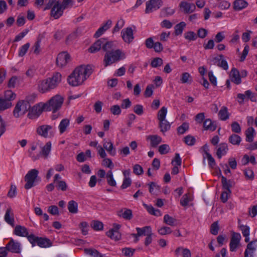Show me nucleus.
<instances>
[{
    "label": "nucleus",
    "mask_w": 257,
    "mask_h": 257,
    "mask_svg": "<svg viewBox=\"0 0 257 257\" xmlns=\"http://www.w3.org/2000/svg\"><path fill=\"white\" fill-rule=\"evenodd\" d=\"M116 47V44L112 41H110L102 47V50L106 52L103 59L105 67L109 66L125 58L124 53L120 49L114 50Z\"/></svg>",
    "instance_id": "nucleus-1"
},
{
    "label": "nucleus",
    "mask_w": 257,
    "mask_h": 257,
    "mask_svg": "<svg viewBox=\"0 0 257 257\" xmlns=\"http://www.w3.org/2000/svg\"><path fill=\"white\" fill-rule=\"evenodd\" d=\"M92 73V69L89 65H81L76 68L68 76V83L72 86H76L82 84Z\"/></svg>",
    "instance_id": "nucleus-2"
},
{
    "label": "nucleus",
    "mask_w": 257,
    "mask_h": 257,
    "mask_svg": "<svg viewBox=\"0 0 257 257\" xmlns=\"http://www.w3.org/2000/svg\"><path fill=\"white\" fill-rule=\"evenodd\" d=\"M62 80V75L60 73L56 72L51 77L40 81L38 84V91L44 93L51 91L57 87Z\"/></svg>",
    "instance_id": "nucleus-3"
},
{
    "label": "nucleus",
    "mask_w": 257,
    "mask_h": 257,
    "mask_svg": "<svg viewBox=\"0 0 257 257\" xmlns=\"http://www.w3.org/2000/svg\"><path fill=\"white\" fill-rule=\"evenodd\" d=\"M63 101L64 98L60 95L57 94L46 103H43V108L44 111H52L55 113L61 108Z\"/></svg>",
    "instance_id": "nucleus-4"
},
{
    "label": "nucleus",
    "mask_w": 257,
    "mask_h": 257,
    "mask_svg": "<svg viewBox=\"0 0 257 257\" xmlns=\"http://www.w3.org/2000/svg\"><path fill=\"white\" fill-rule=\"evenodd\" d=\"M7 251L20 253L21 251V243L11 239L5 247H1V257H6Z\"/></svg>",
    "instance_id": "nucleus-5"
},
{
    "label": "nucleus",
    "mask_w": 257,
    "mask_h": 257,
    "mask_svg": "<svg viewBox=\"0 0 257 257\" xmlns=\"http://www.w3.org/2000/svg\"><path fill=\"white\" fill-rule=\"evenodd\" d=\"M28 239L32 244L33 246L37 244L41 247H48L51 245V240L48 238L36 236L31 234L28 236Z\"/></svg>",
    "instance_id": "nucleus-6"
},
{
    "label": "nucleus",
    "mask_w": 257,
    "mask_h": 257,
    "mask_svg": "<svg viewBox=\"0 0 257 257\" xmlns=\"http://www.w3.org/2000/svg\"><path fill=\"white\" fill-rule=\"evenodd\" d=\"M30 109V104L28 101L21 100L17 102L13 113L15 117L24 115Z\"/></svg>",
    "instance_id": "nucleus-7"
},
{
    "label": "nucleus",
    "mask_w": 257,
    "mask_h": 257,
    "mask_svg": "<svg viewBox=\"0 0 257 257\" xmlns=\"http://www.w3.org/2000/svg\"><path fill=\"white\" fill-rule=\"evenodd\" d=\"M38 170L33 169L30 170L25 177V181L26 182L25 185L26 189H29L35 186V182L38 176Z\"/></svg>",
    "instance_id": "nucleus-8"
},
{
    "label": "nucleus",
    "mask_w": 257,
    "mask_h": 257,
    "mask_svg": "<svg viewBox=\"0 0 257 257\" xmlns=\"http://www.w3.org/2000/svg\"><path fill=\"white\" fill-rule=\"evenodd\" d=\"M51 150V143L47 142L43 147L41 148V151L39 154L36 156L33 155L32 152H30V156L33 161H36L40 159V157H43L45 159H47L49 155Z\"/></svg>",
    "instance_id": "nucleus-9"
},
{
    "label": "nucleus",
    "mask_w": 257,
    "mask_h": 257,
    "mask_svg": "<svg viewBox=\"0 0 257 257\" xmlns=\"http://www.w3.org/2000/svg\"><path fill=\"white\" fill-rule=\"evenodd\" d=\"M163 5L162 0H149L146 3L145 13L149 14L159 9Z\"/></svg>",
    "instance_id": "nucleus-10"
},
{
    "label": "nucleus",
    "mask_w": 257,
    "mask_h": 257,
    "mask_svg": "<svg viewBox=\"0 0 257 257\" xmlns=\"http://www.w3.org/2000/svg\"><path fill=\"white\" fill-rule=\"evenodd\" d=\"M37 133L45 138L51 137L54 134L52 126L49 125H42L39 126L37 129Z\"/></svg>",
    "instance_id": "nucleus-11"
},
{
    "label": "nucleus",
    "mask_w": 257,
    "mask_h": 257,
    "mask_svg": "<svg viewBox=\"0 0 257 257\" xmlns=\"http://www.w3.org/2000/svg\"><path fill=\"white\" fill-rule=\"evenodd\" d=\"M70 61V56L66 52L60 53L56 59V64L59 67L65 66Z\"/></svg>",
    "instance_id": "nucleus-12"
},
{
    "label": "nucleus",
    "mask_w": 257,
    "mask_h": 257,
    "mask_svg": "<svg viewBox=\"0 0 257 257\" xmlns=\"http://www.w3.org/2000/svg\"><path fill=\"white\" fill-rule=\"evenodd\" d=\"M121 225L118 224L114 223L113 225V228L106 232V235L112 239L118 240L121 238V234L119 232V229Z\"/></svg>",
    "instance_id": "nucleus-13"
},
{
    "label": "nucleus",
    "mask_w": 257,
    "mask_h": 257,
    "mask_svg": "<svg viewBox=\"0 0 257 257\" xmlns=\"http://www.w3.org/2000/svg\"><path fill=\"white\" fill-rule=\"evenodd\" d=\"M29 112L28 114V117L30 119H35L37 118L44 110L43 108V103L33 106L29 110Z\"/></svg>",
    "instance_id": "nucleus-14"
},
{
    "label": "nucleus",
    "mask_w": 257,
    "mask_h": 257,
    "mask_svg": "<svg viewBox=\"0 0 257 257\" xmlns=\"http://www.w3.org/2000/svg\"><path fill=\"white\" fill-rule=\"evenodd\" d=\"M121 33L122 39L125 43L130 44L134 39L133 31L131 27L122 30Z\"/></svg>",
    "instance_id": "nucleus-15"
},
{
    "label": "nucleus",
    "mask_w": 257,
    "mask_h": 257,
    "mask_svg": "<svg viewBox=\"0 0 257 257\" xmlns=\"http://www.w3.org/2000/svg\"><path fill=\"white\" fill-rule=\"evenodd\" d=\"M64 9H63V7L61 5L59 2H57L52 8L51 15L55 19H58L62 15L63 13V10Z\"/></svg>",
    "instance_id": "nucleus-16"
},
{
    "label": "nucleus",
    "mask_w": 257,
    "mask_h": 257,
    "mask_svg": "<svg viewBox=\"0 0 257 257\" xmlns=\"http://www.w3.org/2000/svg\"><path fill=\"white\" fill-rule=\"evenodd\" d=\"M110 41H106L105 38H101L95 42L89 49L88 51L91 53H94L99 51L106 43Z\"/></svg>",
    "instance_id": "nucleus-17"
},
{
    "label": "nucleus",
    "mask_w": 257,
    "mask_h": 257,
    "mask_svg": "<svg viewBox=\"0 0 257 257\" xmlns=\"http://www.w3.org/2000/svg\"><path fill=\"white\" fill-rule=\"evenodd\" d=\"M241 239V235L238 233H233L232 235L229 246L230 250L234 251L236 250Z\"/></svg>",
    "instance_id": "nucleus-18"
},
{
    "label": "nucleus",
    "mask_w": 257,
    "mask_h": 257,
    "mask_svg": "<svg viewBox=\"0 0 257 257\" xmlns=\"http://www.w3.org/2000/svg\"><path fill=\"white\" fill-rule=\"evenodd\" d=\"M256 246L257 240H252L248 243L244 251V257H253Z\"/></svg>",
    "instance_id": "nucleus-19"
},
{
    "label": "nucleus",
    "mask_w": 257,
    "mask_h": 257,
    "mask_svg": "<svg viewBox=\"0 0 257 257\" xmlns=\"http://www.w3.org/2000/svg\"><path fill=\"white\" fill-rule=\"evenodd\" d=\"M179 7L183 9V12L186 14H190L193 12L196 9V6L194 4L188 3L186 2H181Z\"/></svg>",
    "instance_id": "nucleus-20"
},
{
    "label": "nucleus",
    "mask_w": 257,
    "mask_h": 257,
    "mask_svg": "<svg viewBox=\"0 0 257 257\" xmlns=\"http://www.w3.org/2000/svg\"><path fill=\"white\" fill-rule=\"evenodd\" d=\"M5 221L9 224L14 227L15 226L14 214L11 207H9L4 216Z\"/></svg>",
    "instance_id": "nucleus-21"
},
{
    "label": "nucleus",
    "mask_w": 257,
    "mask_h": 257,
    "mask_svg": "<svg viewBox=\"0 0 257 257\" xmlns=\"http://www.w3.org/2000/svg\"><path fill=\"white\" fill-rule=\"evenodd\" d=\"M117 215L125 220H131L133 218L132 210L126 208H123L117 212Z\"/></svg>",
    "instance_id": "nucleus-22"
},
{
    "label": "nucleus",
    "mask_w": 257,
    "mask_h": 257,
    "mask_svg": "<svg viewBox=\"0 0 257 257\" xmlns=\"http://www.w3.org/2000/svg\"><path fill=\"white\" fill-rule=\"evenodd\" d=\"M230 78L231 81L235 84L238 85L241 83L240 73L237 69L233 68L231 69L230 73Z\"/></svg>",
    "instance_id": "nucleus-23"
},
{
    "label": "nucleus",
    "mask_w": 257,
    "mask_h": 257,
    "mask_svg": "<svg viewBox=\"0 0 257 257\" xmlns=\"http://www.w3.org/2000/svg\"><path fill=\"white\" fill-rule=\"evenodd\" d=\"M112 25V21L108 20L102 26L100 27L95 33L94 36L97 38L102 35L107 30H108Z\"/></svg>",
    "instance_id": "nucleus-24"
},
{
    "label": "nucleus",
    "mask_w": 257,
    "mask_h": 257,
    "mask_svg": "<svg viewBox=\"0 0 257 257\" xmlns=\"http://www.w3.org/2000/svg\"><path fill=\"white\" fill-rule=\"evenodd\" d=\"M137 231V233L132 234V235L135 237H137V236H141L142 235H147L149 233H151L152 231L151 227L149 226H146L142 228L137 227L136 228Z\"/></svg>",
    "instance_id": "nucleus-25"
},
{
    "label": "nucleus",
    "mask_w": 257,
    "mask_h": 257,
    "mask_svg": "<svg viewBox=\"0 0 257 257\" xmlns=\"http://www.w3.org/2000/svg\"><path fill=\"white\" fill-rule=\"evenodd\" d=\"M14 233L18 236H26L27 237L30 235L28 229L25 227L19 225L15 227Z\"/></svg>",
    "instance_id": "nucleus-26"
},
{
    "label": "nucleus",
    "mask_w": 257,
    "mask_h": 257,
    "mask_svg": "<svg viewBox=\"0 0 257 257\" xmlns=\"http://www.w3.org/2000/svg\"><path fill=\"white\" fill-rule=\"evenodd\" d=\"M228 150V146L226 143L220 144L216 152L217 157L220 159L222 156L225 155L227 153Z\"/></svg>",
    "instance_id": "nucleus-27"
},
{
    "label": "nucleus",
    "mask_w": 257,
    "mask_h": 257,
    "mask_svg": "<svg viewBox=\"0 0 257 257\" xmlns=\"http://www.w3.org/2000/svg\"><path fill=\"white\" fill-rule=\"evenodd\" d=\"M221 183L223 189L229 193H231L230 188L232 187L233 182L231 180H227L222 176H221Z\"/></svg>",
    "instance_id": "nucleus-28"
},
{
    "label": "nucleus",
    "mask_w": 257,
    "mask_h": 257,
    "mask_svg": "<svg viewBox=\"0 0 257 257\" xmlns=\"http://www.w3.org/2000/svg\"><path fill=\"white\" fill-rule=\"evenodd\" d=\"M248 6V3L245 0H235L233 2V9L235 11H240Z\"/></svg>",
    "instance_id": "nucleus-29"
},
{
    "label": "nucleus",
    "mask_w": 257,
    "mask_h": 257,
    "mask_svg": "<svg viewBox=\"0 0 257 257\" xmlns=\"http://www.w3.org/2000/svg\"><path fill=\"white\" fill-rule=\"evenodd\" d=\"M203 127L206 130L214 131L216 130L217 126L215 122L212 121L210 119H206L203 122Z\"/></svg>",
    "instance_id": "nucleus-30"
},
{
    "label": "nucleus",
    "mask_w": 257,
    "mask_h": 257,
    "mask_svg": "<svg viewBox=\"0 0 257 257\" xmlns=\"http://www.w3.org/2000/svg\"><path fill=\"white\" fill-rule=\"evenodd\" d=\"M181 252L183 257H191L190 250L188 248H185L182 247H178L176 249L175 251V255L178 256Z\"/></svg>",
    "instance_id": "nucleus-31"
},
{
    "label": "nucleus",
    "mask_w": 257,
    "mask_h": 257,
    "mask_svg": "<svg viewBox=\"0 0 257 257\" xmlns=\"http://www.w3.org/2000/svg\"><path fill=\"white\" fill-rule=\"evenodd\" d=\"M148 139L151 141V146L154 148L157 147L162 142V138L158 135L150 136L148 137Z\"/></svg>",
    "instance_id": "nucleus-32"
},
{
    "label": "nucleus",
    "mask_w": 257,
    "mask_h": 257,
    "mask_svg": "<svg viewBox=\"0 0 257 257\" xmlns=\"http://www.w3.org/2000/svg\"><path fill=\"white\" fill-rule=\"evenodd\" d=\"M170 123L166 119L159 121V127L161 132L164 133L167 132L170 129Z\"/></svg>",
    "instance_id": "nucleus-33"
},
{
    "label": "nucleus",
    "mask_w": 257,
    "mask_h": 257,
    "mask_svg": "<svg viewBox=\"0 0 257 257\" xmlns=\"http://www.w3.org/2000/svg\"><path fill=\"white\" fill-rule=\"evenodd\" d=\"M69 123L70 120L69 119L67 118L63 119L61 121L59 125V129L60 134H63L66 131L67 127L69 125Z\"/></svg>",
    "instance_id": "nucleus-34"
},
{
    "label": "nucleus",
    "mask_w": 257,
    "mask_h": 257,
    "mask_svg": "<svg viewBox=\"0 0 257 257\" xmlns=\"http://www.w3.org/2000/svg\"><path fill=\"white\" fill-rule=\"evenodd\" d=\"M68 209L71 213H77L78 212V204L74 201L71 200L68 204Z\"/></svg>",
    "instance_id": "nucleus-35"
},
{
    "label": "nucleus",
    "mask_w": 257,
    "mask_h": 257,
    "mask_svg": "<svg viewBox=\"0 0 257 257\" xmlns=\"http://www.w3.org/2000/svg\"><path fill=\"white\" fill-rule=\"evenodd\" d=\"M218 115L220 119L222 120H225L227 119L229 117L227 108L226 106L222 107L219 111Z\"/></svg>",
    "instance_id": "nucleus-36"
},
{
    "label": "nucleus",
    "mask_w": 257,
    "mask_h": 257,
    "mask_svg": "<svg viewBox=\"0 0 257 257\" xmlns=\"http://www.w3.org/2000/svg\"><path fill=\"white\" fill-rule=\"evenodd\" d=\"M103 147L111 155L114 156L115 155V149H114L113 144L111 142H104Z\"/></svg>",
    "instance_id": "nucleus-37"
},
{
    "label": "nucleus",
    "mask_w": 257,
    "mask_h": 257,
    "mask_svg": "<svg viewBox=\"0 0 257 257\" xmlns=\"http://www.w3.org/2000/svg\"><path fill=\"white\" fill-rule=\"evenodd\" d=\"M186 25V23L184 22H181L177 24L174 27L175 35L178 36L181 35Z\"/></svg>",
    "instance_id": "nucleus-38"
},
{
    "label": "nucleus",
    "mask_w": 257,
    "mask_h": 257,
    "mask_svg": "<svg viewBox=\"0 0 257 257\" xmlns=\"http://www.w3.org/2000/svg\"><path fill=\"white\" fill-rule=\"evenodd\" d=\"M203 158L204 159H207L208 161V165L210 167L213 168L216 166V163L214 159L207 151H205V155H203Z\"/></svg>",
    "instance_id": "nucleus-39"
},
{
    "label": "nucleus",
    "mask_w": 257,
    "mask_h": 257,
    "mask_svg": "<svg viewBox=\"0 0 257 257\" xmlns=\"http://www.w3.org/2000/svg\"><path fill=\"white\" fill-rule=\"evenodd\" d=\"M84 252L89 254L93 257H103V255L101 254L98 250L92 248H85Z\"/></svg>",
    "instance_id": "nucleus-40"
},
{
    "label": "nucleus",
    "mask_w": 257,
    "mask_h": 257,
    "mask_svg": "<svg viewBox=\"0 0 257 257\" xmlns=\"http://www.w3.org/2000/svg\"><path fill=\"white\" fill-rule=\"evenodd\" d=\"M254 130L253 127H248L245 132L246 141L248 142H252L253 140Z\"/></svg>",
    "instance_id": "nucleus-41"
},
{
    "label": "nucleus",
    "mask_w": 257,
    "mask_h": 257,
    "mask_svg": "<svg viewBox=\"0 0 257 257\" xmlns=\"http://www.w3.org/2000/svg\"><path fill=\"white\" fill-rule=\"evenodd\" d=\"M241 138L236 134L231 135L228 138L229 143L233 145H238L241 142Z\"/></svg>",
    "instance_id": "nucleus-42"
},
{
    "label": "nucleus",
    "mask_w": 257,
    "mask_h": 257,
    "mask_svg": "<svg viewBox=\"0 0 257 257\" xmlns=\"http://www.w3.org/2000/svg\"><path fill=\"white\" fill-rule=\"evenodd\" d=\"M175 10L170 7L165 8L161 10L160 15L162 17H166L172 15Z\"/></svg>",
    "instance_id": "nucleus-43"
},
{
    "label": "nucleus",
    "mask_w": 257,
    "mask_h": 257,
    "mask_svg": "<svg viewBox=\"0 0 257 257\" xmlns=\"http://www.w3.org/2000/svg\"><path fill=\"white\" fill-rule=\"evenodd\" d=\"M167 113V108L163 106L158 111L157 114V118L160 120H164L166 118Z\"/></svg>",
    "instance_id": "nucleus-44"
},
{
    "label": "nucleus",
    "mask_w": 257,
    "mask_h": 257,
    "mask_svg": "<svg viewBox=\"0 0 257 257\" xmlns=\"http://www.w3.org/2000/svg\"><path fill=\"white\" fill-rule=\"evenodd\" d=\"M80 30L77 29L74 32L68 35L66 39V43L69 44L70 42H72L76 39L78 36V34L80 33Z\"/></svg>",
    "instance_id": "nucleus-45"
},
{
    "label": "nucleus",
    "mask_w": 257,
    "mask_h": 257,
    "mask_svg": "<svg viewBox=\"0 0 257 257\" xmlns=\"http://www.w3.org/2000/svg\"><path fill=\"white\" fill-rule=\"evenodd\" d=\"M176 222V219L173 217L166 214L164 216V222L167 225L170 226H175Z\"/></svg>",
    "instance_id": "nucleus-46"
},
{
    "label": "nucleus",
    "mask_w": 257,
    "mask_h": 257,
    "mask_svg": "<svg viewBox=\"0 0 257 257\" xmlns=\"http://www.w3.org/2000/svg\"><path fill=\"white\" fill-rule=\"evenodd\" d=\"M135 251V249L131 247H124L121 249L123 255L126 257L133 256Z\"/></svg>",
    "instance_id": "nucleus-47"
},
{
    "label": "nucleus",
    "mask_w": 257,
    "mask_h": 257,
    "mask_svg": "<svg viewBox=\"0 0 257 257\" xmlns=\"http://www.w3.org/2000/svg\"><path fill=\"white\" fill-rule=\"evenodd\" d=\"M16 94L12 90H7L5 92L3 98L12 101L16 98Z\"/></svg>",
    "instance_id": "nucleus-48"
},
{
    "label": "nucleus",
    "mask_w": 257,
    "mask_h": 257,
    "mask_svg": "<svg viewBox=\"0 0 257 257\" xmlns=\"http://www.w3.org/2000/svg\"><path fill=\"white\" fill-rule=\"evenodd\" d=\"M91 226L95 230H101L103 227L102 222L98 220L92 221L91 223Z\"/></svg>",
    "instance_id": "nucleus-49"
},
{
    "label": "nucleus",
    "mask_w": 257,
    "mask_h": 257,
    "mask_svg": "<svg viewBox=\"0 0 257 257\" xmlns=\"http://www.w3.org/2000/svg\"><path fill=\"white\" fill-rule=\"evenodd\" d=\"M12 106V104L11 101L1 98V111L9 108Z\"/></svg>",
    "instance_id": "nucleus-50"
},
{
    "label": "nucleus",
    "mask_w": 257,
    "mask_h": 257,
    "mask_svg": "<svg viewBox=\"0 0 257 257\" xmlns=\"http://www.w3.org/2000/svg\"><path fill=\"white\" fill-rule=\"evenodd\" d=\"M189 129V124L187 122H184L181 125L179 126L177 128L178 134L182 135Z\"/></svg>",
    "instance_id": "nucleus-51"
},
{
    "label": "nucleus",
    "mask_w": 257,
    "mask_h": 257,
    "mask_svg": "<svg viewBox=\"0 0 257 257\" xmlns=\"http://www.w3.org/2000/svg\"><path fill=\"white\" fill-rule=\"evenodd\" d=\"M149 191L152 194H156V191L160 190L159 186L157 185L156 183L152 182L149 184Z\"/></svg>",
    "instance_id": "nucleus-52"
},
{
    "label": "nucleus",
    "mask_w": 257,
    "mask_h": 257,
    "mask_svg": "<svg viewBox=\"0 0 257 257\" xmlns=\"http://www.w3.org/2000/svg\"><path fill=\"white\" fill-rule=\"evenodd\" d=\"M219 231L218 221L214 222L210 226V232L213 235H217Z\"/></svg>",
    "instance_id": "nucleus-53"
},
{
    "label": "nucleus",
    "mask_w": 257,
    "mask_h": 257,
    "mask_svg": "<svg viewBox=\"0 0 257 257\" xmlns=\"http://www.w3.org/2000/svg\"><path fill=\"white\" fill-rule=\"evenodd\" d=\"M184 37L186 39L189 41H194L196 39V34L192 31H189L184 34Z\"/></svg>",
    "instance_id": "nucleus-54"
},
{
    "label": "nucleus",
    "mask_w": 257,
    "mask_h": 257,
    "mask_svg": "<svg viewBox=\"0 0 257 257\" xmlns=\"http://www.w3.org/2000/svg\"><path fill=\"white\" fill-rule=\"evenodd\" d=\"M189 194H186L183 196L182 197L181 200H180V204L182 206H186L189 201H191V199L189 197Z\"/></svg>",
    "instance_id": "nucleus-55"
},
{
    "label": "nucleus",
    "mask_w": 257,
    "mask_h": 257,
    "mask_svg": "<svg viewBox=\"0 0 257 257\" xmlns=\"http://www.w3.org/2000/svg\"><path fill=\"white\" fill-rule=\"evenodd\" d=\"M224 57L223 55L222 54L219 55L218 57H213L211 59H209L210 64L216 65L217 66H219L220 60Z\"/></svg>",
    "instance_id": "nucleus-56"
},
{
    "label": "nucleus",
    "mask_w": 257,
    "mask_h": 257,
    "mask_svg": "<svg viewBox=\"0 0 257 257\" xmlns=\"http://www.w3.org/2000/svg\"><path fill=\"white\" fill-rule=\"evenodd\" d=\"M30 45V43H27L24 45L22 46L19 50V56L20 57L24 56L29 48Z\"/></svg>",
    "instance_id": "nucleus-57"
},
{
    "label": "nucleus",
    "mask_w": 257,
    "mask_h": 257,
    "mask_svg": "<svg viewBox=\"0 0 257 257\" xmlns=\"http://www.w3.org/2000/svg\"><path fill=\"white\" fill-rule=\"evenodd\" d=\"M124 24V21L123 19H120L118 20L115 25V27H114L112 33H114L116 32H117L119 31V30L122 28Z\"/></svg>",
    "instance_id": "nucleus-58"
},
{
    "label": "nucleus",
    "mask_w": 257,
    "mask_h": 257,
    "mask_svg": "<svg viewBox=\"0 0 257 257\" xmlns=\"http://www.w3.org/2000/svg\"><path fill=\"white\" fill-rule=\"evenodd\" d=\"M163 64V60L160 58H155L151 62V66L152 67L156 68L160 66Z\"/></svg>",
    "instance_id": "nucleus-59"
},
{
    "label": "nucleus",
    "mask_w": 257,
    "mask_h": 257,
    "mask_svg": "<svg viewBox=\"0 0 257 257\" xmlns=\"http://www.w3.org/2000/svg\"><path fill=\"white\" fill-rule=\"evenodd\" d=\"M182 160L178 153H176L174 159L172 161V165H177L180 166L181 165Z\"/></svg>",
    "instance_id": "nucleus-60"
},
{
    "label": "nucleus",
    "mask_w": 257,
    "mask_h": 257,
    "mask_svg": "<svg viewBox=\"0 0 257 257\" xmlns=\"http://www.w3.org/2000/svg\"><path fill=\"white\" fill-rule=\"evenodd\" d=\"M184 142L187 145L192 146L195 144L196 140L194 137L188 135L184 138Z\"/></svg>",
    "instance_id": "nucleus-61"
},
{
    "label": "nucleus",
    "mask_w": 257,
    "mask_h": 257,
    "mask_svg": "<svg viewBox=\"0 0 257 257\" xmlns=\"http://www.w3.org/2000/svg\"><path fill=\"white\" fill-rule=\"evenodd\" d=\"M158 232L161 235H166L172 232V230L169 227L163 226L158 229Z\"/></svg>",
    "instance_id": "nucleus-62"
},
{
    "label": "nucleus",
    "mask_w": 257,
    "mask_h": 257,
    "mask_svg": "<svg viewBox=\"0 0 257 257\" xmlns=\"http://www.w3.org/2000/svg\"><path fill=\"white\" fill-rule=\"evenodd\" d=\"M48 211L49 213L53 215H59L58 208L57 206L51 205L48 207Z\"/></svg>",
    "instance_id": "nucleus-63"
},
{
    "label": "nucleus",
    "mask_w": 257,
    "mask_h": 257,
    "mask_svg": "<svg viewBox=\"0 0 257 257\" xmlns=\"http://www.w3.org/2000/svg\"><path fill=\"white\" fill-rule=\"evenodd\" d=\"M133 172L137 175H142L143 172V168L139 164H136L133 167Z\"/></svg>",
    "instance_id": "nucleus-64"
}]
</instances>
